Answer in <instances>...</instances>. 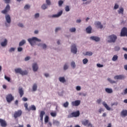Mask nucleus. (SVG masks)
<instances>
[{"mask_svg":"<svg viewBox=\"0 0 127 127\" xmlns=\"http://www.w3.org/2000/svg\"><path fill=\"white\" fill-rule=\"evenodd\" d=\"M118 39V37L116 35L112 34L108 37V42L109 43H115Z\"/></svg>","mask_w":127,"mask_h":127,"instance_id":"obj_1","label":"nucleus"},{"mask_svg":"<svg viewBox=\"0 0 127 127\" xmlns=\"http://www.w3.org/2000/svg\"><path fill=\"white\" fill-rule=\"evenodd\" d=\"M28 42H29L30 44L33 46L34 45V44H35V41H38V42H40L41 41V40L38 39L37 38L34 37L32 38H29L28 39Z\"/></svg>","mask_w":127,"mask_h":127,"instance_id":"obj_2","label":"nucleus"},{"mask_svg":"<svg viewBox=\"0 0 127 127\" xmlns=\"http://www.w3.org/2000/svg\"><path fill=\"white\" fill-rule=\"evenodd\" d=\"M80 116V111H77L71 113L70 114L68 115L67 118L70 119L71 118H77Z\"/></svg>","mask_w":127,"mask_h":127,"instance_id":"obj_3","label":"nucleus"},{"mask_svg":"<svg viewBox=\"0 0 127 127\" xmlns=\"http://www.w3.org/2000/svg\"><path fill=\"white\" fill-rule=\"evenodd\" d=\"M81 124L83 126H87L88 127H93V125L89 122V120H84L81 121Z\"/></svg>","mask_w":127,"mask_h":127,"instance_id":"obj_4","label":"nucleus"},{"mask_svg":"<svg viewBox=\"0 0 127 127\" xmlns=\"http://www.w3.org/2000/svg\"><path fill=\"white\" fill-rule=\"evenodd\" d=\"M5 17V20H6L7 23H8L9 24V25H7V24L5 23L6 26H7V27H8V26H9V25L10 24V22H11V19L10 18V16L9 14L6 15Z\"/></svg>","mask_w":127,"mask_h":127,"instance_id":"obj_5","label":"nucleus"},{"mask_svg":"<svg viewBox=\"0 0 127 127\" xmlns=\"http://www.w3.org/2000/svg\"><path fill=\"white\" fill-rule=\"evenodd\" d=\"M16 73H19L22 76H23L24 75H27V74H28L27 71H26V70L23 71L22 69H21V68H17L16 69Z\"/></svg>","mask_w":127,"mask_h":127,"instance_id":"obj_6","label":"nucleus"},{"mask_svg":"<svg viewBox=\"0 0 127 127\" xmlns=\"http://www.w3.org/2000/svg\"><path fill=\"white\" fill-rule=\"evenodd\" d=\"M9 9H10V6H9V4H7L5 7V9L1 11V13H3V14H6V13L9 11Z\"/></svg>","mask_w":127,"mask_h":127,"instance_id":"obj_7","label":"nucleus"},{"mask_svg":"<svg viewBox=\"0 0 127 127\" xmlns=\"http://www.w3.org/2000/svg\"><path fill=\"white\" fill-rule=\"evenodd\" d=\"M14 98L11 94H8L6 96V99L8 103H10L11 101H13Z\"/></svg>","mask_w":127,"mask_h":127,"instance_id":"obj_8","label":"nucleus"},{"mask_svg":"<svg viewBox=\"0 0 127 127\" xmlns=\"http://www.w3.org/2000/svg\"><path fill=\"white\" fill-rule=\"evenodd\" d=\"M127 34V28L124 27L121 32V36H126Z\"/></svg>","mask_w":127,"mask_h":127,"instance_id":"obj_9","label":"nucleus"},{"mask_svg":"<svg viewBox=\"0 0 127 127\" xmlns=\"http://www.w3.org/2000/svg\"><path fill=\"white\" fill-rule=\"evenodd\" d=\"M71 52L74 54L77 53V48L76 47V45L73 44L71 47Z\"/></svg>","mask_w":127,"mask_h":127,"instance_id":"obj_10","label":"nucleus"},{"mask_svg":"<svg viewBox=\"0 0 127 127\" xmlns=\"http://www.w3.org/2000/svg\"><path fill=\"white\" fill-rule=\"evenodd\" d=\"M80 104H81V101L80 100H76L71 102L72 106L75 107H78V106H79Z\"/></svg>","mask_w":127,"mask_h":127,"instance_id":"obj_11","label":"nucleus"},{"mask_svg":"<svg viewBox=\"0 0 127 127\" xmlns=\"http://www.w3.org/2000/svg\"><path fill=\"white\" fill-rule=\"evenodd\" d=\"M0 124L1 127H6V126H7V124H6V122H5V121L1 119H0Z\"/></svg>","mask_w":127,"mask_h":127,"instance_id":"obj_12","label":"nucleus"},{"mask_svg":"<svg viewBox=\"0 0 127 127\" xmlns=\"http://www.w3.org/2000/svg\"><path fill=\"white\" fill-rule=\"evenodd\" d=\"M121 116L122 118H126L127 116V110H123L121 113Z\"/></svg>","mask_w":127,"mask_h":127,"instance_id":"obj_13","label":"nucleus"},{"mask_svg":"<svg viewBox=\"0 0 127 127\" xmlns=\"http://www.w3.org/2000/svg\"><path fill=\"white\" fill-rule=\"evenodd\" d=\"M114 79L115 80H122V79H125V76L124 75H116L114 77Z\"/></svg>","mask_w":127,"mask_h":127,"instance_id":"obj_14","label":"nucleus"},{"mask_svg":"<svg viewBox=\"0 0 127 127\" xmlns=\"http://www.w3.org/2000/svg\"><path fill=\"white\" fill-rule=\"evenodd\" d=\"M90 39H91V40H94V41H96V42H98L100 41V38L99 37H97V36H91V37H90Z\"/></svg>","mask_w":127,"mask_h":127,"instance_id":"obj_15","label":"nucleus"},{"mask_svg":"<svg viewBox=\"0 0 127 127\" xmlns=\"http://www.w3.org/2000/svg\"><path fill=\"white\" fill-rule=\"evenodd\" d=\"M44 115H45V112L42 111L40 112V121L41 122H43V117L44 116Z\"/></svg>","mask_w":127,"mask_h":127,"instance_id":"obj_16","label":"nucleus"},{"mask_svg":"<svg viewBox=\"0 0 127 127\" xmlns=\"http://www.w3.org/2000/svg\"><path fill=\"white\" fill-rule=\"evenodd\" d=\"M18 93L20 95V97L21 98L23 95H24V92L22 88H19L18 89Z\"/></svg>","mask_w":127,"mask_h":127,"instance_id":"obj_17","label":"nucleus"},{"mask_svg":"<svg viewBox=\"0 0 127 127\" xmlns=\"http://www.w3.org/2000/svg\"><path fill=\"white\" fill-rule=\"evenodd\" d=\"M95 25L97 28H100V29L103 28V25L101 24V22H96Z\"/></svg>","mask_w":127,"mask_h":127,"instance_id":"obj_18","label":"nucleus"},{"mask_svg":"<svg viewBox=\"0 0 127 127\" xmlns=\"http://www.w3.org/2000/svg\"><path fill=\"white\" fill-rule=\"evenodd\" d=\"M63 13V11H61L58 13L57 14H54L52 16V17H59V16H61L62 14Z\"/></svg>","mask_w":127,"mask_h":127,"instance_id":"obj_19","label":"nucleus"},{"mask_svg":"<svg viewBox=\"0 0 127 127\" xmlns=\"http://www.w3.org/2000/svg\"><path fill=\"white\" fill-rule=\"evenodd\" d=\"M33 70L34 72H36L37 70L38 69V65H37V64L35 63L33 64Z\"/></svg>","mask_w":127,"mask_h":127,"instance_id":"obj_20","label":"nucleus"},{"mask_svg":"<svg viewBox=\"0 0 127 127\" xmlns=\"http://www.w3.org/2000/svg\"><path fill=\"white\" fill-rule=\"evenodd\" d=\"M102 105L104 106V107H105V108L106 109V110H107V111H111V107L108 106V104L106 103V102H103L102 103Z\"/></svg>","mask_w":127,"mask_h":127,"instance_id":"obj_21","label":"nucleus"},{"mask_svg":"<svg viewBox=\"0 0 127 127\" xmlns=\"http://www.w3.org/2000/svg\"><path fill=\"white\" fill-rule=\"evenodd\" d=\"M86 31L87 33H92V27L91 26H89L88 27H87L86 29Z\"/></svg>","mask_w":127,"mask_h":127,"instance_id":"obj_22","label":"nucleus"},{"mask_svg":"<svg viewBox=\"0 0 127 127\" xmlns=\"http://www.w3.org/2000/svg\"><path fill=\"white\" fill-rule=\"evenodd\" d=\"M6 45H7V40L5 39L4 41L1 43V46L2 47H5Z\"/></svg>","mask_w":127,"mask_h":127,"instance_id":"obj_23","label":"nucleus"},{"mask_svg":"<svg viewBox=\"0 0 127 127\" xmlns=\"http://www.w3.org/2000/svg\"><path fill=\"white\" fill-rule=\"evenodd\" d=\"M28 111L30 112V111H36V107L34 105H31V107L29 108Z\"/></svg>","mask_w":127,"mask_h":127,"instance_id":"obj_24","label":"nucleus"},{"mask_svg":"<svg viewBox=\"0 0 127 127\" xmlns=\"http://www.w3.org/2000/svg\"><path fill=\"white\" fill-rule=\"evenodd\" d=\"M59 80L60 82H61V83H65V82H66V80L65 79V77H59Z\"/></svg>","mask_w":127,"mask_h":127,"instance_id":"obj_25","label":"nucleus"},{"mask_svg":"<svg viewBox=\"0 0 127 127\" xmlns=\"http://www.w3.org/2000/svg\"><path fill=\"white\" fill-rule=\"evenodd\" d=\"M105 91L108 94H112V93H113V89H112V88H106Z\"/></svg>","mask_w":127,"mask_h":127,"instance_id":"obj_26","label":"nucleus"},{"mask_svg":"<svg viewBox=\"0 0 127 127\" xmlns=\"http://www.w3.org/2000/svg\"><path fill=\"white\" fill-rule=\"evenodd\" d=\"M25 43H26V41H25V40H23L20 42L19 44V47L23 46V45H24Z\"/></svg>","mask_w":127,"mask_h":127,"instance_id":"obj_27","label":"nucleus"},{"mask_svg":"<svg viewBox=\"0 0 127 127\" xmlns=\"http://www.w3.org/2000/svg\"><path fill=\"white\" fill-rule=\"evenodd\" d=\"M22 114V111L21 110H18L16 112V118L18 117H20L21 115Z\"/></svg>","mask_w":127,"mask_h":127,"instance_id":"obj_28","label":"nucleus"},{"mask_svg":"<svg viewBox=\"0 0 127 127\" xmlns=\"http://www.w3.org/2000/svg\"><path fill=\"white\" fill-rule=\"evenodd\" d=\"M93 55V52H86L84 54L85 56H92Z\"/></svg>","mask_w":127,"mask_h":127,"instance_id":"obj_29","label":"nucleus"},{"mask_svg":"<svg viewBox=\"0 0 127 127\" xmlns=\"http://www.w3.org/2000/svg\"><path fill=\"white\" fill-rule=\"evenodd\" d=\"M118 13L119 14H124V8H120L118 10Z\"/></svg>","mask_w":127,"mask_h":127,"instance_id":"obj_30","label":"nucleus"},{"mask_svg":"<svg viewBox=\"0 0 127 127\" xmlns=\"http://www.w3.org/2000/svg\"><path fill=\"white\" fill-rule=\"evenodd\" d=\"M53 124L54 125H55V126H59V124H60V122H59L58 121L54 120L53 122Z\"/></svg>","mask_w":127,"mask_h":127,"instance_id":"obj_31","label":"nucleus"},{"mask_svg":"<svg viewBox=\"0 0 127 127\" xmlns=\"http://www.w3.org/2000/svg\"><path fill=\"white\" fill-rule=\"evenodd\" d=\"M48 122H49V117H48V116H46L45 117V124H47Z\"/></svg>","mask_w":127,"mask_h":127,"instance_id":"obj_32","label":"nucleus"},{"mask_svg":"<svg viewBox=\"0 0 127 127\" xmlns=\"http://www.w3.org/2000/svg\"><path fill=\"white\" fill-rule=\"evenodd\" d=\"M37 90V85L36 84H34L33 86V91L35 92Z\"/></svg>","mask_w":127,"mask_h":127,"instance_id":"obj_33","label":"nucleus"},{"mask_svg":"<svg viewBox=\"0 0 127 127\" xmlns=\"http://www.w3.org/2000/svg\"><path fill=\"white\" fill-rule=\"evenodd\" d=\"M118 58H119V57L116 55H114L112 58V61H117V60H118Z\"/></svg>","mask_w":127,"mask_h":127,"instance_id":"obj_34","label":"nucleus"},{"mask_svg":"<svg viewBox=\"0 0 127 127\" xmlns=\"http://www.w3.org/2000/svg\"><path fill=\"white\" fill-rule=\"evenodd\" d=\"M50 115L52 117L55 118V117H56V116H57V113L56 112H51Z\"/></svg>","mask_w":127,"mask_h":127,"instance_id":"obj_35","label":"nucleus"},{"mask_svg":"<svg viewBox=\"0 0 127 127\" xmlns=\"http://www.w3.org/2000/svg\"><path fill=\"white\" fill-rule=\"evenodd\" d=\"M108 81H109V82H110V83H111V84H115L116 83L115 81L112 80V79L111 78H108Z\"/></svg>","mask_w":127,"mask_h":127,"instance_id":"obj_36","label":"nucleus"},{"mask_svg":"<svg viewBox=\"0 0 127 127\" xmlns=\"http://www.w3.org/2000/svg\"><path fill=\"white\" fill-rule=\"evenodd\" d=\"M68 106H69V102L67 101L63 105V107H64V108H68Z\"/></svg>","mask_w":127,"mask_h":127,"instance_id":"obj_37","label":"nucleus"},{"mask_svg":"<svg viewBox=\"0 0 127 127\" xmlns=\"http://www.w3.org/2000/svg\"><path fill=\"white\" fill-rule=\"evenodd\" d=\"M47 7H48V6H47V4H43L42 5V9H46V8H47Z\"/></svg>","mask_w":127,"mask_h":127,"instance_id":"obj_38","label":"nucleus"},{"mask_svg":"<svg viewBox=\"0 0 127 127\" xmlns=\"http://www.w3.org/2000/svg\"><path fill=\"white\" fill-rule=\"evenodd\" d=\"M63 3H64V1H63V0H60L59 1V6H62V4H63Z\"/></svg>","mask_w":127,"mask_h":127,"instance_id":"obj_39","label":"nucleus"},{"mask_svg":"<svg viewBox=\"0 0 127 127\" xmlns=\"http://www.w3.org/2000/svg\"><path fill=\"white\" fill-rule=\"evenodd\" d=\"M22 50H23V49L22 48V47H19L18 48H17V51L18 52H21V51H22Z\"/></svg>","mask_w":127,"mask_h":127,"instance_id":"obj_40","label":"nucleus"},{"mask_svg":"<svg viewBox=\"0 0 127 127\" xmlns=\"http://www.w3.org/2000/svg\"><path fill=\"white\" fill-rule=\"evenodd\" d=\"M69 31L70 32H75V31H76V28H72L69 29Z\"/></svg>","mask_w":127,"mask_h":127,"instance_id":"obj_41","label":"nucleus"},{"mask_svg":"<svg viewBox=\"0 0 127 127\" xmlns=\"http://www.w3.org/2000/svg\"><path fill=\"white\" fill-rule=\"evenodd\" d=\"M71 66L72 68H75L76 67V64H75V62H72L71 63Z\"/></svg>","mask_w":127,"mask_h":127,"instance_id":"obj_42","label":"nucleus"},{"mask_svg":"<svg viewBox=\"0 0 127 127\" xmlns=\"http://www.w3.org/2000/svg\"><path fill=\"white\" fill-rule=\"evenodd\" d=\"M4 79L8 81V82H10V78L7 77L6 75H4Z\"/></svg>","mask_w":127,"mask_h":127,"instance_id":"obj_43","label":"nucleus"},{"mask_svg":"<svg viewBox=\"0 0 127 127\" xmlns=\"http://www.w3.org/2000/svg\"><path fill=\"white\" fill-rule=\"evenodd\" d=\"M83 64H87V63H88V59H83Z\"/></svg>","mask_w":127,"mask_h":127,"instance_id":"obj_44","label":"nucleus"},{"mask_svg":"<svg viewBox=\"0 0 127 127\" xmlns=\"http://www.w3.org/2000/svg\"><path fill=\"white\" fill-rule=\"evenodd\" d=\"M25 9H29V8H30V5L28 4H26L24 6Z\"/></svg>","mask_w":127,"mask_h":127,"instance_id":"obj_45","label":"nucleus"},{"mask_svg":"<svg viewBox=\"0 0 127 127\" xmlns=\"http://www.w3.org/2000/svg\"><path fill=\"white\" fill-rule=\"evenodd\" d=\"M43 49H46L47 46L45 44H43L41 45Z\"/></svg>","mask_w":127,"mask_h":127,"instance_id":"obj_46","label":"nucleus"},{"mask_svg":"<svg viewBox=\"0 0 127 127\" xmlns=\"http://www.w3.org/2000/svg\"><path fill=\"white\" fill-rule=\"evenodd\" d=\"M46 2L47 5H50L51 4V1H50V0H46Z\"/></svg>","mask_w":127,"mask_h":127,"instance_id":"obj_47","label":"nucleus"},{"mask_svg":"<svg viewBox=\"0 0 127 127\" xmlns=\"http://www.w3.org/2000/svg\"><path fill=\"white\" fill-rule=\"evenodd\" d=\"M24 106L26 110L28 111V110L29 109V108H28V104H27V103H25Z\"/></svg>","mask_w":127,"mask_h":127,"instance_id":"obj_48","label":"nucleus"},{"mask_svg":"<svg viewBox=\"0 0 127 127\" xmlns=\"http://www.w3.org/2000/svg\"><path fill=\"white\" fill-rule=\"evenodd\" d=\"M67 69H68V65H67V64H65L64 66V69L67 70Z\"/></svg>","mask_w":127,"mask_h":127,"instance_id":"obj_49","label":"nucleus"},{"mask_svg":"<svg viewBox=\"0 0 127 127\" xmlns=\"http://www.w3.org/2000/svg\"><path fill=\"white\" fill-rule=\"evenodd\" d=\"M65 11H70V8H69V6H66L65 7Z\"/></svg>","mask_w":127,"mask_h":127,"instance_id":"obj_50","label":"nucleus"},{"mask_svg":"<svg viewBox=\"0 0 127 127\" xmlns=\"http://www.w3.org/2000/svg\"><path fill=\"white\" fill-rule=\"evenodd\" d=\"M120 49H121V48L119 46H116L115 47V50L116 51H119V50H120Z\"/></svg>","mask_w":127,"mask_h":127,"instance_id":"obj_51","label":"nucleus"},{"mask_svg":"<svg viewBox=\"0 0 127 127\" xmlns=\"http://www.w3.org/2000/svg\"><path fill=\"white\" fill-rule=\"evenodd\" d=\"M97 67H99V68H102V67H104V65L103 64H97Z\"/></svg>","mask_w":127,"mask_h":127,"instance_id":"obj_52","label":"nucleus"},{"mask_svg":"<svg viewBox=\"0 0 127 127\" xmlns=\"http://www.w3.org/2000/svg\"><path fill=\"white\" fill-rule=\"evenodd\" d=\"M15 49L14 48H11L9 50V52H13V51H14Z\"/></svg>","mask_w":127,"mask_h":127,"instance_id":"obj_53","label":"nucleus"},{"mask_svg":"<svg viewBox=\"0 0 127 127\" xmlns=\"http://www.w3.org/2000/svg\"><path fill=\"white\" fill-rule=\"evenodd\" d=\"M119 8V5L118 4H115L114 6V9H118Z\"/></svg>","mask_w":127,"mask_h":127,"instance_id":"obj_54","label":"nucleus"},{"mask_svg":"<svg viewBox=\"0 0 127 127\" xmlns=\"http://www.w3.org/2000/svg\"><path fill=\"white\" fill-rule=\"evenodd\" d=\"M48 123V127H52V122H49Z\"/></svg>","mask_w":127,"mask_h":127,"instance_id":"obj_55","label":"nucleus"},{"mask_svg":"<svg viewBox=\"0 0 127 127\" xmlns=\"http://www.w3.org/2000/svg\"><path fill=\"white\" fill-rule=\"evenodd\" d=\"M113 106H118V102H115L114 103H112L111 106L113 107Z\"/></svg>","mask_w":127,"mask_h":127,"instance_id":"obj_56","label":"nucleus"},{"mask_svg":"<svg viewBox=\"0 0 127 127\" xmlns=\"http://www.w3.org/2000/svg\"><path fill=\"white\" fill-rule=\"evenodd\" d=\"M29 59H30V57H26L25 58V61H28V60H29Z\"/></svg>","mask_w":127,"mask_h":127,"instance_id":"obj_57","label":"nucleus"},{"mask_svg":"<svg viewBox=\"0 0 127 127\" xmlns=\"http://www.w3.org/2000/svg\"><path fill=\"white\" fill-rule=\"evenodd\" d=\"M101 102H102V100L101 99H98L97 100V103L98 104H100Z\"/></svg>","mask_w":127,"mask_h":127,"instance_id":"obj_58","label":"nucleus"},{"mask_svg":"<svg viewBox=\"0 0 127 127\" xmlns=\"http://www.w3.org/2000/svg\"><path fill=\"white\" fill-rule=\"evenodd\" d=\"M5 3H9L10 2V0H4Z\"/></svg>","mask_w":127,"mask_h":127,"instance_id":"obj_59","label":"nucleus"},{"mask_svg":"<svg viewBox=\"0 0 127 127\" xmlns=\"http://www.w3.org/2000/svg\"><path fill=\"white\" fill-rule=\"evenodd\" d=\"M76 90L77 91H80L81 90V87L79 86H76Z\"/></svg>","mask_w":127,"mask_h":127,"instance_id":"obj_60","label":"nucleus"},{"mask_svg":"<svg viewBox=\"0 0 127 127\" xmlns=\"http://www.w3.org/2000/svg\"><path fill=\"white\" fill-rule=\"evenodd\" d=\"M35 18H37V17H39V13H37L35 15Z\"/></svg>","mask_w":127,"mask_h":127,"instance_id":"obj_61","label":"nucleus"},{"mask_svg":"<svg viewBox=\"0 0 127 127\" xmlns=\"http://www.w3.org/2000/svg\"><path fill=\"white\" fill-rule=\"evenodd\" d=\"M22 101H23L24 102H26L27 101V98L26 97H23L22 99Z\"/></svg>","mask_w":127,"mask_h":127,"instance_id":"obj_62","label":"nucleus"},{"mask_svg":"<svg viewBox=\"0 0 127 127\" xmlns=\"http://www.w3.org/2000/svg\"><path fill=\"white\" fill-rule=\"evenodd\" d=\"M18 26H19V27H23V24H22V23H19L18 24Z\"/></svg>","mask_w":127,"mask_h":127,"instance_id":"obj_63","label":"nucleus"},{"mask_svg":"<svg viewBox=\"0 0 127 127\" xmlns=\"http://www.w3.org/2000/svg\"><path fill=\"white\" fill-rule=\"evenodd\" d=\"M124 94L125 95H126L127 94V88H126L124 91Z\"/></svg>","mask_w":127,"mask_h":127,"instance_id":"obj_64","label":"nucleus"}]
</instances>
